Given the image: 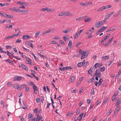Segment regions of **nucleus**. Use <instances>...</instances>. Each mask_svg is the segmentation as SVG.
Segmentation results:
<instances>
[{
	"mask_svg": "<svg viewBox=\"0 0 121 121\" xmlns=\"http://www.w3.org/2000/svg\"><path fill=\"white\" fill-rule=\"evenodd\" d=\"M79 52L80 54H81L82 53V56L81 57V59H82L88 56V53H87L85 51H83L82 52V51L81 49H79Z\"/></svg>",
	"mask_w": 121,
	"mask_h": 121,
	"instance_id": "obj_1",
	"label": "nucleus"
},
{
	"mask_svg": "<svg viewBox=\"0 0 121 121\" xmlns=\"http://www.w3.org/2000/svg\"><path fill=\"white\" fill-rule=\"evenodd\" d=\"M71 14V13L69 12H62L60 13L59 15H70Z\"/></svg>",
	"mask_w": 121,
	"mask_h": 121,
	"instance_id": "obj_2",
	"label": "nucleus"
},
{
	"mask_svg": "<svg viewBox=\"0 0 121 121\" xmlns=\"http://www.w3.org/2000/svg\"><path fill=\"white\" fill-rule=\"evenodd\" d=\"M95 75L99 78L101 77V73L99 69H96L95 71Z\"/></svg>",
	"mask_w": 121,
	"mask_h": 121,
	"instance_id": "obj_3",
	"label": "nucleus"
},
{
	"mask_svg": "<svg viewBox=\"0 0 121 121\" xmlns=\"http://www.w3.org/2000/svg\"><path fill=\"white\" fill-rule=\"evenodd\" d=\"M103 25V23L101 21L96 22L95 24V26L99 28Z\"/></svg>",
	"mask_w": 121,
	"mask_h": 121,
	"instance_id": "obj_4",
	"label": "nucleus"
},
{
	"mask_svg": "<svg viewBox=\"0 0 121 121\" xmlns=\"http://www.w3.org/2000/svg\"><path fill=\"white\" fill-rule=\"evenodd\" d=\"M31 86H32V88L34 90L38 91V87L35 85L33 82H31Z\"/></svg>",
	"mask_w": 121,
	"mask_h": 121,
	"instance_id": "obj_5",
	"label": "nucleus"
},
{
	"mask_svg": "<svg viewBox=\"0 0 121 121\" xmlns=\"http://www.w3.org/2000/svg\"><path fill=\"white\" fill-rule=\"evenodd\" d=\"M20 85L19 84L16 83L13 85V87L15 89L18 90L20 89Z\"/></svg>",
	"mask_w": 121,
	"mask_h": 121,
	"instance_id": "obj_6",
	"label": "nucleus"
},
{
	"mask_svg": "<svg viewBox=\"0 0 121 121\" xmlns=\"http://www.w3.org/2000/svg\"><path fill=\"white\" fill-rule=\"evenodd\" d=\"M109 58V56L107 55L103 56L102 58V60H105L107 59H108Z\"/></svg>",
	"mask_w": 121,
	"mask_h": 121,
	"instance_id": "obj_7",
	"label": "nucleus"
},
{
	"mask_svg": "<svg viewBox=\"0 0 121 121\" xmlns=\"http://www.w3.org/2000/svg\"><path fill=\"white\" fill-rule=\"evenodd\" d=\"M21 65L22 67V68L23 69H24L25 70H26L27 71L28 70V69L27 67L26 66V65H25L23 64H21Z\"/></svg>",
	"mask_w": 121,
	"mask_h": 121,
	"instance_id": "obj_8",
	"label": "nucleus"
},
{
	"mask_svg": "<svg viewBox=\"0 0 121 121\" xmlns=\"http://www.w3.org/2000/svg\"><path fill=\"white\" fill-rule=\"evenodd\" d=\"M93 69L92 67H91L88 70V73L89 74L91 75L93 72Z\"/></svg>",
	"mask_w": 121,
	"mask_h": 121,
	"instance_id": "obj_9",
	"label": "nucleus"
},
{
	"mask_svg": "<svg viewBox=\"0 0 121 121\" xmlns=\"http://www.w3.org/2000/svg\"><path fill=\"white\" fill-rule=\"evenodd\" d=\"M6 61H7L9 62V63L12 65H13L14 64V63L13 62V61L11 60L10 59H7L5 60Z\"/></svg>",
	"mask_w": 121,
	"mask_h": 121,
	"instance_id": "obj_10",
	"label": "nucleus"
},
{
	"mask_svg": "<svg viewBox=\"0 0 121 121\" xmlns=\"http://www.w3.org/2000/svg\"><path fill=\"white\" fill-rule=\"evenodd\" d=\"M95 80V79L94 78H92L88 79L87 82L88 83H91L93 82V81H94Z\"/></svg>",
	"mask_w": 121,
	"mask_h": 121,
	"instance_id": "obj_11",
	"label": "nucleus"
},
{
	"mask_svg": "<svg viewBox=\"0 0 121 121\" xmlns=\"http://www.w3.org/2000/svg\"><path fill=\"white\" fill-rule=\"evenodd\" d=\"M30 36L28 35H26L23 36V39H26V38H30Z\"/></svg>",
	"mask_w": 121,
	"mask_h": 121,
	"instance_id": "obj_12",
	"label": "nucleus"
},
{
	"mask_svg": "<svg viewBox=\"0 0 121 121\" xmlns=\"http://www.w3.org/2000/svg\"><path fill=\"white\" fill-rule=\"evenodd\" d=\"M107 28V27H104V26H103L100 28L99 30L100 31L102 32L104 30L106 29Z\"/></svg>",
	"mask_w": 121,
	"mask_h": 121,
	"instance_id": "obj_13",
	"label": "nucleus"
},
{
	"mask_svg": "<svg viewBox=\"0 0 121 121\" xmlns=\"http://www.w3.org/2000/svg\"><path fill=\"white\" fill-rule=\"evenodd\" d=\"M91 20V19L89 17H87L86 18L84 21L85 22H89Z\"/></svg>",
	"mask_w": 121,
	"mask_h": 121,
	"instance_id": "obj_14",
	"label": "nucleus"
},
{
	"mask_svg": "<svg viewBox=\"0 0 121 121\" xmlns=\"http://www.w3.org/2000/svg\"><path fill=\"white\" fill-rule=\"evenodd\" d=\"M72 46V42L71 40L69 41V43H68V46L70 48H71Z\"/></svg>",
	"mask_w": 121,
	"mask_h": 121,
	"instance_id": "obj_15",
	"label": "nucleus"
},
{
	"mask_svg": "<svg viewBox=\"0 0 121 121\" xmlns=\"http://www.w3.org/2000/svg\"><path fill=\"white\" fill-rule=\"evenodd\" d=\"M9 4L8 3H4L3 4H2V3H0V6H1V7H3L4 6H6V5H9Z\"/></svg>",
	"mask_w": 121,
	"mask_h": 121,
	"instance_id": "obj_16",
	"label": "nucleus"
},
{
	"mask_svg": "<svg viewBox=\"0 0 121 121\" xmlns=\"http://www.w3.org/2000/svg\"><path fill=\"white\" fill-rule=\"evenodd\" d=\"M41 11H46L47 12H48V8L46 7L45 8H43L41 10Z\"/></svg>",
	"mask_w": 121,
	"mask_h": 121,
	"instance_id": "obj_17",
	"label": "nucleus"
},
{
	"mask_svg": "<svg viewBox=\"0 0 121 121\" xmlns=\"http://www.w3.org/2000/svg\"><path fill=\"white\" fill-rule=\"evenodd\" d=\"M75 77L74 76H73L71 77L70 78V82H73L75 79Z\"/></svg>",
	"mask_w": 121,
	"mask_h": 121,
	"instance_id": "obj_18",
	"label": "nucleus"
},
{
	"mask_svg": "<svg viewBox=\"0 0 121 121\" xmlns=\"http://www.w3.org/2000/svg\"><path fill=\"white\" fill-rule=\"evenodd\" d=\"M110 17V16H105L104 17V19L103 20V21H105L107 20Z\"/></svg>",
	"mask_w": 121,
	"mask_h": 121,
	"instance_id": "obj_19",
	"label": "nucleus"
},
{
	"mask_svg": "<svg viewBox=\"0 0 121 121\" xmlns=\"http://www.w3.org/2000/svg\"><path fill=\"white\" fill-rule=\"evenodd\" d=\"M22 78L21 77H18V76L17 77H16V78H14L15 79V80H17L18 81H20L21 80Z\"/></svg>",
	"mask_w": 121,
	"mask_h": 121,
	"instance_id": "obj_20",
	"label": "nucleus"
},
{
	"mask_svg": "<svg viewBox=\"0 0 121 121\" xmlns=\"http://www.w3.org/2000/svg\"><path fill=\"white\" fill-rule=\"evenodd\" d=\"M104 6V8H105V9L111 8V5H109L105 6Z\"/></svg>",
	"mask_w": 121,
	"mask_h": 121,
	"instance_id": "obj_21",
	"label": "nucleus"
},
{
	"mask_svg": "<svg viewBox=\"0 0 121 121\" xmlns=\"http://www.w3.org/2000/svg\"><path fill=\"white\" fill-rule=\"evenodd\" d=\"M30 40L27 41L26 42V43L28 47H30Z\"/></svg>",
	"mask_w": 121,
	"mask_h": 121,
	"instance_id": "obj_22",
	"label": "nucleus"
},
{
	"mask_svg": "<svg viewBox=\"0 0 121 121\" xmlns=\"http://www.w3.org/2000/svg\"><path fill=\"white\" fill-rule=\"evenodd\" d=\"M105 8H104V6H102V7L100 8L99 9H98L97 10V12H99L101 11H102L103 9H104Z\"/></svg>",
	"mask_w": 121,
	"mask_h": 121,
	"instance_id": "obj_23",
	"label": "nucleus"
},
{
	"mask_svg": "<svg viewBox=\"0 0 121 121\" xmlns=\"http://www.w3.org/2000/svg\"><path fill=\"white\" fill-rule=\"evenodd\" d=\"M15 12H20L21 13L22 12V10H20L19 9H17V8H16L15 11Z\"/></svg>",
	"mask_w": 121,
	"mask_h": 121,
	"instance_id": "obj_24",
	"label": "nucleus"
},
{
	"mask_svg": "<svg viewBox=\"0 0 121 121\" xmlns=\"http://www.w3.org/2000/svg\"><path fill=\"white\" fill-rule=\"evenodd\" d=\"M26 86L27 85L26 84L22 85H21V86L20 87V89H23L25 88Z\"/></svg>",
	"mask_w": 121,
	"mask_h": 121,
	"instance_id": "obj_25",
	"label": "nucleus"
},
{
	"mask_svg": "<svg viewBox=\"0 0 121 121\" xmlns=\"http://www.w3.org/2000/svg\"><path fill=\"white\" fill-rule=\"evenodd\" d=\"M80 35L78 33H76L74 37V39H76Z\"/></svg>",
	"mask_w": 121,
	"mask_h": 121,
	"instance_id": "obj_26",
	"label": "nucleus"
},
{
	"mask_svg": "<svg viewBox=\"0 0 121 121\" xmlns=\"http://www.w3.org/2000/svg\"><path fill=\"white\" fill-rule=\"evenodd\" d=\"M83 65V63L81 62L78 63L77 65L78 67H79L82 66Z\"/></svg>",
	"mask_w": 121,
	"mask_h": 121,
	"instance_id": "obj_27",
	"label": "nucleus"
},
{
	"mask_svg": "<svg viewBox=\"0 0 121 121\" xmlns=\"http://www.w3.org/2000/svg\"><path fill=\"white\" fill-rule=\"evenodd\" d=\"M40 33V32L39 31H37L35 33V37H37L39 34Z\"/></svg>",
	"mask_w": 121,
	"mask_h": 121,
	"instance_id": "obj_28",
	"label": "nucleus"
},
{
	"mask_svg": "<svg viewBox=\"0 0 121 121\" xmlns=\"http://www.w3.org/2000/svg\"><path fill=\"white\" fill-rule=\"evenodd\" d=\"M59 69L61 71H63L64 70H66V68L65 67H63L62 68H59Z\"/></svg>",
	"mask_w": 121,
	"mask_h": 121,
	"instance_id": "obj_29",
	"label": "nucleus"
},
{
	"mask_svg": "<svg viewBox=\"0 0 121 121\" xmlns=\"http://www.w3.org/2000/svg\"><path fill=\"white\" fill-rule=\"evenodd\" d=\"M108 36H106L104 37L103 39L101 40V42H103L107 38Z\"/></svg>",
	"mask_w": 121,
	"mask_h": 121,
	"instance_id": "obj_30",
	"label": "nucleus"
},
{
	"mask_svg": "<svg viewBox=\"0 0 121 121\" xmlns=\"http://www.w3.org/2000/svg\"><path fill=\"white\" fill-rule=\"evenodd\" d=\"M13 38L12 35V36H9L7 37H6L4 38V40H6L8 39H9L10 38Z\"/></svg>",
	"mask_w": 121,
	"mask_h": 121,
	"instance_id": "obj_31",
	"label": "nucleus"
},
{
	"mask_svg": "<svg viewBox=\"0 0 121 121\" xmlns=\"http://www.w3.org/2000/svg\"><path fill=\"white\" fill-rule=\"evenodd\" d=\"M26 60L28 62L27 63L30 64V59L26 57Z\"/></svg>",
	"mask_w": 121,
	"mask_h": 121,
	"instance_id": "obj_32",
	"label": "nucleus"
},
{
	"mask_svg": "<svg viewBox=\"0 0 121 121\" xmlns=\"http://www.w3.org/2000/svg\"><path fill=\"white\" fill-rule=\"evenodd\" d=\"M7 55L8 56H13L12 54L9 51H7Z\"/></svg>",
	"mask_w": 121,
	"mask_h": 121,
	"instance_id": "obj_33",
	"label": "nucleus"
},
{
	"mask_svg": "<svg viewBox=\"0 0 121 121\" xmlns=\"http://www.w3.org/2000/svg\"><path fill=\"white\" fill-rule=\"evenodd\" d=\"M16 8L14 7L13 8H10L9 9L11 10L12 11H14L15 12Z\"/></svg>",
	"mask_w": 121,
	"mask_h": 121,
	"instance_id": "obj_34",
	"label": "nucleus"
},
{
	"mask_svg": "<svg viewBox=\"0 0 121 121\" xmlns=\"http://www.w3.org/2000/svg\"><path fill=\"white\" fill-rule=\"evenodd\" d=\"M31 54L33 56H34V58L35 60H38V59L36 57V56H35L33 54V53L32 52H31Z\"/></svg>",
	"mask_w": 121,
	"mask_h": 121,
	"instance_id": "obj_35",
	"label": "nucleus"
},
{
	"mask_svg": "<svg viewBox=\"0 0 121 121\" xmlns=\"http://www.w3.org/2000/svg\"><path fill=\"white\" fill-rule=\"evenodd\" d=\"M38 54L40 56V57H43V58H46V57L42 55L39 53H38Z\"/></svg>",
	"mask_w": 121,
	"mask_h": 121,
	"instance_id": "obj_36",
	"label": "nucleus"
},
{
	"mask_svg": "<svg viewBox=\"0 0 121 121\" xmlns=\"http://www.w3.org/2000/svg\"><path fill=\"white\" fill-rule=\"evenodd\" d=\"M63 38L64 40L65 41H67L68 40V38H67L66 37L64 36L63 37Z\"/></svg>",
	"mask_w": 121,
	"mask_h": 121,
	"instance_id": "obj_37",
	"label": "nucleus"
},
{
	"mask_svg": "<svg viewBox=\"0 0 121 121\" xmlns=\"http://www.w3.org/2000/svg\"><path fill=\"white\" fill-rule=\"evenodd\" d=\"M102 81H103V80L102 79H100V80L99 82H98L99 86L100 85H101V83L102 82Z\"/></svg>",
	"mask_w": 121,
	"mask_h": 121,
	"instance_id": "obj_38",
	"label": "nucleus"
},
{
	"mask_svg": "<svg viewBox=\"0 0 121 121\" xmlns=\"http://www.w3.org/2000/svg\"><path fill=\"white\" fill-rule=\"evenodd\" d=\"M105 68L104 67H101L100 69V70L102 72L104 71L105 70Z\"/></svg>",
	"mask_w": 121,
	"mask_h": 121,
	"instance_id": "obj_39",
	"label": "nucleus"
},
{
	"mask_svg": "<svg viewBox=\"0 0 121 121\" xmlns=\"http://www.w3.org/2000/svg\"><path fill=\"white\" fill-rule=\"evenodd\" d=\"M101 100L100 99H98L97 102H96V105H97L98 104L101 102Z\"/></svg>",
	"mask_w": 121,
	"mask_h": 121,
	"instance_id": "obj_40",
	"label": "nucleus"
},
{
	"mask_svg": "<svg viewBox=\"0 0 121 121\" xmlns=\"http://www.w3.org/2000/svg\"><path fill=\"white\" fill-rule=\"evenodd\" d=\"M83 18V17H81L78 18H77L76 19V20L78 21H80L82 20Z\"/></svg>",
	"mask_w": 121,
	"mask_h": 121,
	"instance_id": "obj_41",
	"label": "nucleus"
},
{
	"mask_svg": "<svg viewBox=\"0 0 121 121\" xmlns=\"http://www.w3.org/2000/svg\"><path fill=\"white\" fill-rule=\"evenodd\" d=\"M119 108H116L115 109V111L114 112V114H115L119 110Z\"/></svg>",
	"mask_w": 121,
	"mask_h": 121,
	"instance_id": "obj_42",
	"label": "nucleus"
},
{
	"mask_svg": "<svg viewBox=\"0 0 121 121\" xmlns=\"http://www.w3.org/2000/svg\"><path fill=\"white\" fill-rule=\"evenodd\" d=\"M12 84V83L11 82H8L7 83V85L8 86H11Z\"/></svg>",
	"mask_w": 121,
	"mask_h": 121,
	"instance_id": "obj_43",
	"label": "nucleus"
},
{
	"mask_svg": "<svg viewBox=\"0 0 121 121\" xmlns=\"http://www.w3.org/2000/svg\"><path fill=\"white\" fill-rule=\"evenodd\" d=\"M108 98H107L105 99L104 102V104H105L108 101Z\"/></svg>",
	"mask_w": 121,
	"mask_h": 121,
	"instance_id": "obj_44",
	"label": "nucleus"
},
{
	"mask_svg": "<svg viewBox=\"0 0 121 121\" xmlns=\"http://www.w3.org/2000/svg\"><path fill=\"white\" fill-rule=\"evenodd\" d=\"M40 116L39 115H38L37 117L36 121H39L40 119Z\"/></svg>",
	"mask_w": 121,
	"mask_h": 121,
	"instance_id": "obj_45",
	"label": "nucleus"
},
{
	"mask_svg": "<svg viewBox=\"0 0 121 121\" xmlns=\"http://www.w3.org/2000/svg\"><path fill=\"white\" fill-rule=\"evenodd\" d=\"M117 63L118 66H120L121 65V61H119L117 62Z\"/></svg>",
	"mask_w": 121,
	"mask_h": 121,
	"instance_id": "obj_46",
	"label": "nucleus"
},
{
	"mask_svg": "<svg viewBox=\"0 0 121 121\" xmlns=\"http://www.w3.org/2000/svg\"><path fill=\"white\" fill-rule=\"evenodd\" d=\"M13 57L18 60H20L21 59L18 56H13Z\"/></svg>",
	"mask_w": 121,
	"mask_h": 121,
	"instance_id": "obj_47",
	"label": "nucleus"
},
{
	"mask_svg": "<svg viewBox=\"0 0 121 121\" xmlns=\"http://www.w3.org/2000/svg\"><path fill=\"white\" fill-rule=\"evenodd\" d=\"M91 93L92 95H93L94 94V92L93 88H92L91 90Z\"/></svg>",
	"mask_w": 121,
	"mask_h": 121,
	"instance_id": "obj_48",
	"label": "nucleus"
},
{
	"mask_svg": "<svg viewBox=\"0 0 121 121\" xmlns=\"http://www.w3.org/2000/svg\"><path fill=\"white\" fill-rule=\"evenodd\" d=\"M40 99L39 98H37L36 99V101L38 103H39L40 101Z\"/></svg>",
	"mask_w": 121,
	"mask_h": 121,
	"instance_id": "obj_49",
	"label": "nucleus"
},
{
	"mask_svg": "<svg viewBox=\"0 0 121 121\" xmlns=\"http://www.w3.org/2000/svg\"><path fill=\"white\" fill-rule=\"evenodd\" d=\"M38 111V109L37 108H36L34 110L33 112H34L35 113H36Z\"/></svg>",
	"mask_w": 121,
	"mask_h": 121,
	"instance_id": "obj_50",
	"label": "nucleus"
},
{
	"mask_svg": "<svg viewBox=\"0 0 121 121\" xmlns=\"http://www.w3.org/2000/svg\"><path fill=\"white\" fill-rule=\"evenodd\" d=\"M52 30L51 29H48L47 30H46V31L47 32V33H49L51 32V31Z\"/></svg>",
	"mask_w": 121,
	"mask_h": 121,
	"instance_id": "obj_51",
	"label": "nucleus"
},
{
	"mask_svg": "<svg viewBox=\"0 0 121 121\" xmlns=\"http://www.w3.org/2000/svg\"><path fill=\"white\" fill-rule=\"evenodd\" d=\"M110 43L107 41L105 44L104 45L105 46H108L109 44Z\"/></svg>",
	"mask_w": 121,
	"mask_h": 121,
	"instance_id": "obj_52",
	"label": "nucleus"
},
{
	"mask_svg": "<svg viewBox=\"0 0 121 121\" xmlns=\"http://www.w3.org/2000/svg\"><path fill=\"white\" fill-rule=\"evenodd\" d=\"M60 43L62 45H64L65 43H64L63 41L61 40H60Z\"/></svg>",
	"mask_w": 121,
	"mask_h": 121,
	"instance_id": "obj_53",
	"label": "nucleus"
},
{
	"mask_svg": "<svg viewBox=\"0 0 121 121\" xmlns=\"http://www.w3.org/2000/svg\"><path fill=\"white\" fill-rule=\"evenodd\" d=\"M66 68V70L68 69H72V68L70 66H66L65 67Z\"/></svg>",
	"mask_w": 121,
	"mask_h": 121,
	"instance_id": "obj_54",
	"label": "nucleus"
},
{
	"mask_svg": "<svg viewBox=\"0 0 121 121\" xmlns=\"http://www.w3.org/2000/svg\"><path fill=\"white\" fill-rule=\"evenodd\" d=\"M83 29H82L79 30L78 33L80 35L81 33L83 31Z\"/></svg>",
	"mask_w": 121,
	"mask_h": 121,
	"instance_id": "obj_55",
	"label": "nucleus"
},
{
	"mask_svg": "<svg viewBox=\"0 0 121 121\" xmlns=\"http://www.w3.org/2000/svg\"><path fill=\"white\" fill-rule=\"evenodd\" d=\"M113 38V37H112L109 40H108L107 41H108L109 43H110L111 42V41H112V40Z\"/></svg>",
	"mask_w": 121,
	"mask_h": 121,
	"instance_id": "obj_56",
	"label": "nucleus"
},
{
	"mask_svg": "<svg viewBox=\"0 0 121 121\" xmlns=\"http://www.w3.org/2000/svg\"><path fill=\"white\" fill-rule=\"evenodd\" d=\"M87 103L88 104H90L91 102V101L90 99H87Z\"/></svg>",
	"mask_w": 121,
	"mask_h": 121,
	"instance_id": "obj_57",
	"label": "nucleus"
},
{
	"mask_svg": "<svg viewBox=\"0 0 121 121\" xmlns=\"http://www.w3.org/2000/svg\"><path fill=\"white\" fill-rule=\"evenodd\" d=\"M121 103V102L120 101H118L116 104V106H117L119 104H120Z\"/></svg>",
	"mask_w": 121,
	"mask_h": 121,
	"instance_id": "obj_58",
	"label": "nucleus"
},
{
	"mask_svg": "<svg viewBox=\"0 0 121 121\" xmlns=\"http://www.w3.org/2000/svg\"><path fill=\"white\" fill-rule=\"evenodd\" d=\"M6 48L7 49L9 48L11 49L12 48V47L11 46L8 45L6 46Z\"/></svg>",
	"mask_w": 121,
	"mask_h": 121,
	"instance_id": "obj_59",
	"label": "nucleus"
},
{
	"mask_svg": "<svg viewBox=\"0 0 121 121\" xmlns=\"http://www.w3.org/2000/svg\"><path fill=\"white\" fill-rule=\"evenodd\" d=\"M81 43L80 42H78L76 44V45L77 47H78L81 44Z\"/></svg>",
	"mask_w": 121,
	"mask_h": 121,
	"instance_id": "obj_60",
	"label": "nucleus"
},
{
	"mask_svg": "<svg viewBox=\"0 0 121 121\" xmlns=\"http://www.w3.org/2000/svg\"><path fill=\"white\" fill-rule=\"evenodd\" d=\"M30 90V89L28 87H26V88L25 89V91H29Z\"/></svg>",
	"mask_w": 121,
	"mask_h": 121,
	"instance_id": "obj_61",
	"label": "nucleus"
},
{
	"mask_svg": "<svg viewBox=\"0 0 121 121\" xmlns=\"http://www.w3.org/2000/svg\"><path fill=\"white\" fill-rule=\"evenodd\" d=\"M54 9H48V12H52L54 11Z\"/></svg>",
	"mask_w": 121,
	"mask_h": 121,
	"instance_id": "obj_62",
	"label": "nucleus"
},
{
	"mask_svg": "<svg viewBox=\"0 0 121 121\" xmlns=\"http://www.w3.org/2000/svg\"><path fill=\"white\" fill-rule=\"evenodd\" d=\"M83 113H82L81 114H80L79 115V117H80V118L81 119H82V117L83 116Z\"/></svg>",
	"mask_w": 121,
	"mask_h": 121,
	"instance_id": "obj_63",
	"label": "nucleus"
},
{
	"mask_svg": "<svg viewBox=\"0 0 121 121\" xmlns=\"http://www.w3.org/2000/svg\"><path fill=\"white\" fill-rule=\"evenodd\" d=\"M119 75L117 74L116 75L115 78L116 79H118V78H119Z\"/></svg>",
	"mask_w": 121,
	"mask_h": 121,
	"instance_id": "obj_64",
	"label": "nucleus"
}]
</instances>
